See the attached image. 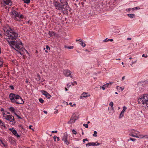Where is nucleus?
<instances>
[{
    "label": "nucleus",
    "instance_id": "c03bdc74",
    "mask_svg": "<svg viewBox=\"0 0 148 148\" xmlns=\"http://www.w3.org/2000/svg\"><path fill=\"white\" fill-rule=\"evenodd\" d=\"M46 49L47 50L49 49V50H50V48L48 45L46 46Z\"/></svg>",
    "mask_w": 148,
    "mask_h": 148
},
{
    "label": "nucleus",
    "instance_id": "b1692460",
    "mask_svg": "<svg viewBox=\"0 0 148 148\" xmlns=\"http://www.w3.org/2000/svg\"><path fill=\"white\" fill-rule=\"evenodd\" d=\"M41 92L42 93V94L44 95H45V94H47V93H48L46 91H45L44 90H41Z\"/></svg>",
    "mask_w": 148,
    "mask_h": 148
},
{
    "label": "nucleus",
    "instance_id": "39448f33",
    "mask_svg": "<svg viewBox=\"0 0 148 148\" xmlns=\"http://www.w3.org/2000/svg\"><path fill=\"white\" fill-rule=\"evenodd\" d=\"M11 16L12 18H14V19L16 21L20 20L18 17L19 16V14L18 12L15 10H13L11 12Z\"/></svg>",
    "mask_w": 148,
    "mask_h": 148
},
{
    "label": "nucleus",
    "instance_id": "e2e57ef3",
    "mask_svg": "<svg viewBox=\"0 0 148 148\" xmlns=\"http://www.w3.org/2000/svg\"><path fill=\"white\" fill-rule=\"evenodd\" d=\"M131 38H127V40H131Z\"/></svg>",
    "mask_w": 148,
    "mask_h": 148
},
{
    "label": "nucleus",
    "instance_id": "c85d7f7f",
    "mask_svg": "<svg viewBox=\"0 0 148 148\" xmlns=\"http://www.w3.org/2000/svg\"><path fill=\"white\" fill-rule=\"evenodd\" d=\"M81 42V43L80 44L82 45V46L83 47H85L86 46V44H85V43L83 41H82Z\"/></svg>",
    "mask_w": 148,
    "mask_h": 148
},
{
    "label": "nucleus",
    "instance_id": "1a4fd4ad",
    "mask_svg": "<svg viewBox=\"0 0 148 148\" xmlns=\"http://www.w3.org/2000/svg\"><path fill=\"white\" fill-rule=\"evenodd\" d=\"M9 130L12 132L14 135L17 137H20V136L18 134L16 131L13 128H9Z\"/></svg>",
    "mask_w": 148,
    "mask_h": 148
},
{
    "label": "nucleus",
    "instance_id": "aec40b11",
    "mask_svg": "<svg viewBox=\"0 0 148 148\" xmlns=\"http://www.w3.org/2000/svg\"><path fill=\"white\" fill-rule=\"evenodd\" d=\"M10 1V0H6L4 1V3L7 5H9Z\"/></svg>",
    "mask_w": 148,
    "mask_h": 148
},
{
    "label": "nucleus",
    "instance_id": "dca6fc26",
    "mask_svg": "<svg viewBox=\"0 0 148 148\" xmlns=\"http://www.w3.org/2000/svg\"><path fill=\"white\" fill-rule=\"evenodd\" d=\"M45 95L48 99H50L51 97V95L48 93H47L46 94H45Z\"/></svg>",
    "mask_w": 148,
    "mask_h": 148
},
{
    "label": "nucleus",
    "instance_id": "4be33fe9",
    "mask_svg": "<svg viewBox=\"0 0 148 148\" xmlns=\"http://www.w3.org/2000/svg\"><path fill=\"white\" fill-rule=\"evenodd\" d=\"M124 113V112H123L122 111H121L120 114L119 116V118L121 119V118H122L123 116V114Z\"/></svg>",
    "mask_w": 148,
    "mask_h": 148
},
{
    "label": "nucleus",
    "instance_id": "6e6d98bb",
    "mask_svg": "<svg viewBox=\"0 0 148 148\" xmlns=\"http://www.w3.org/2000/svg\"><path fill=\"white\" fill-rule=\"evenodd\" d=\"M147 55H146V56H145V54H143V55H142V57H145V58H147Z\"/></svg>",
    "mask_w": 148,
    "mask_h": 148
},
{
    "label": "nucleus",
    "instance_id": "412c9836",
    "mask_svg": "<svg viewBox=\"0 0 148 148\" xmlns=\"http://www.w3.org/2000/svg\"><path fill=\"white\" fill-rule=\"evenodd\" d=\"M60 3H62V4H63L65 3L66 4H68L67 2L64 0H62V1H60Z\"/></svg>",
    "mask_w": 148,
    "mask_h": 148
},
{
    "label": "nucleus",
    "instance_id": "9b49d317",
    "mask_svg": "<svg viewBox=\"0 0 148 148\" xmlns=\"http://www.w3.org/2000/svg\"><path fill=\"white\" fill-rule=\"evenodd\" d=\"M89 96H90V95H88V93L84 92L82 94L81 96H80V98L82 99L83 97H86Z\"/></svg>",
    "mask_w": 148,
    "mask_h": 148
},
{
    "label": "nucleus",
    "instance_id": "2f4dec72",
    "mask_svg": "<svg viewBox=\"0 0 148 148\" xmlns=\"http://www.w3.org/2000/svg\"><path fill=\"white\" fill-rule=\"evenodd\" d=\"M97 132H96V131H95L94 132V134H93V136H95V137L97 136Z\"/></svg>",
    "mask_w": 148,
    "mask_h": 148
},
{
    "label": "nucleus",
    "instance_id": "5701e85b",
    "mask_svg": "<svg viewBox=\"0 0 148 148\" xmlns=\"http://www.w3.org/2000/svg\"><path fill=\"white\" fill-rule=\"evenodd\" d=\"M104 86L106 88H110V86H109V84H104Z\"/></svg>",
    "mask_w": 148,
    "mask_h": 148
},
{
    "label": "nucleus",
    "instance_id": "f257e3e1",
    "mask_svg": "<svg viewBox=\"0 0 148 148\" xmlns=\"http://www.w3.org/2000/svg\"><path fill=\"white\" fill-rule=\"evenodd\" d=\"M14 29L9 27L6 30L7 35L8 37L6 39L13 49L18 51L23 47V46L22 42L18 40V34L14 32Z\"/></svg>",
    "mask_w": 148,
    "mask_h": 148
},
{
    "label": "nucleus",
    "instance_id": "338daca9",
    "mask_svg": "<svg viewBox=\"0 0 148 148\" xmlns=\"http://www.w3.org/2000/svg\"><path fill=\"white\" fill-rule=\"evenodd\" d=\"M110 41H111V42H112V41H113V39H110Z\"/></svg>",
    "mask_w": 148,
    "mask_h": 148
},
{
    "label": "nucleus",
    "instance_id": "cd10ccee",
    "mask_svg": "<svg viewBox=\"0 0 148 148\" xmlns=\"http://www.w3.org/2000/svg\"><path fill=\"white\" fill-rule=\"evenodd\" d=\"M24 2L26 3H29L30 2V0H23Z\"/></svg>",
    "mask_w": 148,
    "mask_h": 148
},
{
    "label": "nucleus",
    "instance_id": "49530a36",
    "mask_svg": "<svg viewBox=\"0 0 148 148\" xmlns=\"http://www.w3.org/2000/svg\"><path fill=\"white\" fill-rule=\"evenodd\" d=\"M130 140H131L132 141H135L136 140V139H135V138H130Z\"/></svg>",
    "mask_w": 148,
    "mask_h": 148
},
{
    "label": "nucleus",
    "instance_id": "6ab92c4d",
    "mask_svg": "<svg viewBox=\"0 0 148 148\" xmlns=\"http://www.w3.org/2000/svg\"><path fill=\"white\" fill-rule=\"evenodd\" d=\"M116 89L118 90H121V91H122L124 89V88H122L121 87L117 86L116 87Z\"/></svg>",
    "mask_w": 148,
    "mask_h": 148
},
{
    "label": "nucleus",
    "instance_id": "a878e982",
    "mask_svg": "<svg viewBox=\"0 0 148 148\" xmlns=\"http://www.w3.org/2000/svg\"><path fill=\"white\" fill-rule=\"evenodd\" d=\"M19 19H23L24 18V16L23 14H19V16L18 17Z\"/></svg>",
    "mask_w": 148,
    "mask_h": 148
},
{
    "label": "nucleus",
    "instance_id": "79ce46f5",
    "mask_svg": "<svg viewBox=\"0 0 148 148\" xmlns=\"http://www.w3.org/2000/svg\"><path fill=\"white\" fill-rule=\"evenodd\" d=\"M3 62L1 60H0V67H1L3 65Z\"/></svg>",
    "mask_w": 148,
    "mask_h": 148
},
{
    "label": "nucleus",
    "instance_id": "c9c22d12",
    "mask_svg": "<svg viewBox=\"0 0 148 148\" xmlns=\"http://www.w3.org/2000/svg\"><path fill=\"white\" fill-rule=\"evenodd\" d=\"M127 109V108L125 106H124L123 107V110L122 111L123 112H124L125 111V110Z\"/></svg>",
    "mask_w": 148,
    "mask_h": 148
},
{
    "label": "nucleus",
    "instance_id": "a19ab883",
    "mask_svg": "<svg viewBox=\"0 0 148 148\" xmlns=\"http://www.w3.org/2000/svg\"><path fill=\"white\" fill-rule=\"evenodd\" d=\"M109 105L110 106L112 107H113V103L111 101L110 102Z\"/></svg>",
    "mask_w": 148,
    "mask_h": 148
},
{
    "label": "nucleus",
    "instance_id": "a18cd8bd",
    "mask_svg": "<svg viewBox=\"0 0 148 148\" xmlns=\"http://www.w3.org/2000/svg\"><path fill=\"white\" fill-rule=\"evenodd\" d=\"M83 142L84 143H85V141H88V139L87 138H86V139H83Z\"/></svg>",
    "mask_w": 148,
    "mask_h": 148
},
{
    "label": "nucleus",
    "instance_id": "473e14b6",
    "mask_svg": "<svg viewBox=\"0 0 148 148\" xmlns=\"http://www.w3.org/2000/svg\"><path fill=\"white\" fill-rule=\"evenodd\" d=\"M100 89H102L103 90H105L106 89L104 85L102 86H101L100 87Z\"/></svg>",
    "mask_w": 148,
    "mask_h": 148
},
{
    "label": "nucleus",
    "instance_id": "09e8293b",
    "mask_svg": "<svg viewBox=\"0 0 148 148\" xmlns=\"http://www.w3.org/2000/svg\"><path fill=\"white\" fill-rule=\"evenodd\" d=\"M32 127V125H30V126H29V128L30 129H31V130H33V131H34V129H32V128H31V127Z\"/></svg>",
    "mask_w": 148,
    "mask_h": 148
},
{
    "label": "nucleus",
    "instance_id": "ddd939ff",
    "mask_svg": "<svg viewBox=\"0 0 148 148\" xmlns=\"http://www.w3.org/2000/svg\"><path fill=\"white\" fill-rule=\"evenodd\" d=\"M48 34L51 37L54 36L55 35V33L53 32L49 31Z\"/></svg>",
    "mask_w": 148,
    "mask_h": 148
},
{
    "label": "nucleus",
    "instance_id": "20e7f679",
    "mask_svg": "<svg viewBox=\"0 0 148 148\" xmlns=\"http://www.w3.org/2000/svg\"><path fill=\"white\" fill-rule=\"evenodd\" d=\"M139 104H143L145 107H148V94L140 96L138 100Z\"/></svg>",
    "mask_w": 148,
    "mask_h": 148
},
{
    "label": "nucleus",
    "instance_id": "6e6552de",
    "mask_svg": "<svg viewBox=\"0 0 148 148\" xmlns=\"http://www.w3.org/2000/svg\"><path fill=\"white\" fill-rule=\"evenodd\" d=\"M71 72L69 70H65L63 71V73L67 77L69 76L70 77H71L72 76L71 75Z\"/></svg>",
    "mask_w": 148,
    "mask_h": 148
},
{
    "label": "nucleus",
    "instance_id": "774afa93",
    "mask_svg": "<svg viewBox=\"0 0 148 148\" xmlns=\"http://www.w3.org/2000/svg\"><path fill=\"white\" fill-rule=\"evenodd\" d=\"M125 76L123 77H122V80H123L125 79Z\"/></svg>",
    "mask_w": 148,
    "mask_h": 148
},
{
    "label": "nucleus",
    "instance_id": "69168bd1",
    "mask_svg": "<svg viewBox=\"0 0 148 148\" xmlns=\"http://www.w3.org/2000/svg\"><path fill=\"white\" fill-rule=\"evenodd\" d=\"M19 127H21V128L22 129H23V127H22L21 126V125H19Z\"/></svg>",
    "mask_w": 148,
    "mask_h": 148
},
{
    "label": "nucleus",
    "instance_id": "72a5a7b5",
    "mask_svg": "<svg viewBox=\"0 0 148 148\" xmlns=\"http://www.w3.org/2000/svg\"><path fill=\"white\" fill-rule=\"evenodd\" d=\"M36 79L38 80H40V75H37V78H36Z\"/></svg>",
    "mask_w": 148,
    "mask_h": 148
},
{
    "label": "nucleus",
    "instance_id": "0e129e2a",
    "mask_svg": "<svg viewBox=\"0 0 148 148\" xmlns=\"http://www.w3.org/2000/svg\"><path fill=\"white\" fill-rule=\"evenodd\" d=\"M69 104L71 105V106H72V107L73 106V105H72V103H71V102L70 103H69Z\"/></svg>",
    "mask_w": 148,
    "mask_h": 148
},
{
    "label": "nucleus",
    "instance_id": "5fc2aeb1",
    "mask_svg": "<svg viewBox=\"0 0 148 148\" xmlns=\"http://www.w3.org/2000/svg\"><path fill=\"white\" fill-rule=\"evenodd\" d=\"M108 39L107 38L105 39L103 41L104 42H106L108 41Z\"/></svg>",
    "mask_w": 148,
    "mask_h": 148
},
{
    "label": "nucleus",
    "instance_id": "f8f14e48",
    "mask_svg": "<svg viewBox=\"0 0 148 148\" xmlns=\"http://www.w3.org/2000/svg\"><path fill=\"white\" fill-rule=\"evenodd\" d=\"M68 137V134H67V132H65L64 133V136L62 137V140L64 141V140H66V139H67Z\"/></svg>",
    "mask_w": 148,
    "mask_h": 148
},
{
    "label": "nucleus",
    "instance_id": "58836bf2",
    "mask_svg": "<svg viewBox=\"0 0 148 148\" xmlns=\"http://www.w3.org/2000/svg\"><path fill=\"white\" fill-rule=\"evenodd\" d=\"M72 132H73V133L75 134H76L77 133V132L74 129H73L72 130Z\"/></svg>",
    "mask_w": 148,
    "mask_h": 148
},
{
    "label": "nucleus",
    "instance_id": "864d4df0",
    "mask_svg": "<svg viewBox=\"0 0 148 148\" xmlns=\"http://www.w3.org/2000/svg\"><path fill=\"white\" fill-rule=\"evenodd\" d=\"M57 136H54L53 137V138L55 141H56V138Z\"/></svg>",
    "mask_w": 148,
    "mask_h": 148
},
{
    "label": "nucleus",
    "instance_id": "13d9d810",
    "mask_svg": "<svg viewBox=\"0 0 148 148\" xmlns=\"http://www.w3.org/2000/svg\"><path fill=\"white\" fill-rule=\"evenodd\" d=\"M43 112H44V113H45V114H47V111L44 110L43 111Z\"/></svg>",
    "mask_w": 148,
    "mask_h": 148
},
{
    "label": "nucleus",
    "instance_id": "7c9ffc66",
    "mask_svg": "<svg viewBox=\"0 0 148 148\" xmlns=\"http://www.w3.org/2000/svg\"><path fill=\"white\" fill-rule=\"evenodd\" d=\"M64 143L67 145H68L70 143L67 140V139L66 140H64Z\"/></svg>",
    "mask_w": 148,
    "mask_h": 148
},
{
    "label": "nucleus",
    "instance_id": "3c124183",
    "mask_svg": "<svg viewBox=\"0 0 148 148\" xmlns=\"http://www.w3.org/2000/svg\"><path fill=\"white\" fill-rule=\"evenodd\" d=\"M51 132L53 133H57V131H52Z\"/></svg>",
    "mask_w": 148,
    "mask_h": 148
},
{
    "label": "nucleus",
    "instance_id": "4468645a",
    "mask_svg": "<svg viewBox=\"0 0 148 148\" xmlns=\"http://www.w3.org/2000/svg\"><path fill=\"white\" fill-rule=\"evenodd\" d=\"M9 110L12 112H14H14H14L15 109L14 107H10L9 108Z\"/></svg>",
    "mask_w": 148,
    "mask_h": 148
},
{
    "label": "nucleus",
    "instance_id": "603ef678",
    "mask_svg": "<svg viewBox=\"0 0 148 148\" xmlns=\"http://www.w3.org/2000/svg\"><path fill=\"white\" fill-rule=\"evenodd\" d=\"M135 9H136V10H138L140 9V8L139 7H137L135 8H134Z\"/></svg>",
    "mask_w": 148,
    "mask_h": 148
},
{
    "label": "nucleus",
    "instance_id": "7ed1b4c3",
    "mask_svg": "<svg viewBox=\"0 0 148 148\" xmlns=\"http://www.w3.org/2000/svg\"><path fill=\"white\" fill-rule=\"evenodd\" d=\"M10 99L12 103H16L17 104H22L24 101L22 98L18 95L13 93H10L9 95Z\"/></svg>",
    "mask_w": 148,
    "mask_h": 148
},
{
    "label": "nucleus",
    "instance_id": "bf43d9fd",
    "mask_svg": "<svg viewBox=\"0 0 148 148\" xmlns=\"http://www.w3.org/2000/svg\"><path fill=\"white\" fill-rule=\"evenodd\" d=\"M56 138H57V141H59L60 140V138L59 137H57Z\"/></svg>",
    "mask_w": 148,
    "mask_h": 148
},
{
    "label": "nucleus",
    "instance_id": "393cba45",
    "mask_svg": "<svg viewBox=\"0 0 148 148\" xmlns=\"http://www.w3.org/2000/svg\"><path fill=\"white\" fill-rule=\"evenodd\" d=\"M131 136H133V137H137V138H139V137H141L140 136H138L137 134H136V135H134L133 134H131L130 135Z\"/></svg>",
    "mask_w": 148,
    "mask_h": 148
},
{
    "label": "nucleus",
    "instance_id": "a211bd4d",
    "mask_svg": "<svg viewBox=\"0 0 148 148\" xmlns=\"http://www.w3.org/2000/svg\"><path fill=\"white\" fill-rule=\"evenodd\" d=\"M64 47L68 49H73L74 47L73 46H65Z\"/></svg>",
    "mask_w": 148,
    "mask_h": 148
},
{
    "label": "nucleus",
    "instance_id": "f3484780",
    "mask_svg": "<svg viewBox=\"0 0 148 148\" xmlns=\"http://www.w3.org/2000/svg\"><path fill=\"white\" fill-rule=\"evenodd\" d=\"M0 125H1L2 126H3L5 128V125L4 123L0 119Z\"/></svg>",
    "mask_w": 148,
    "mask_h": 148
},
{
    "label": "nucleus",
    "instance_id": "4d7b16f0",
    "mask_svg": "<svg viewBox=\"0 0 148 148\" xmlns=\"http://www.w3.org/2000/svg\"><path fill=\"white\" fill-rule=\"evenodd\" d=\"M58 113V111L57 110H56L54 112V113L55 114H56V113Z\"/></svg>",
    "mask_w": 148,
    "mask_h": 148
},
{
    "label": "nucleus",
    "instance_id": "e433bc0d",
    "mask_svg": "<svg viewBox=\"0 0 148 148\" xmlns=\"http://www.w3.org/2000/svg\"><path fill=\"white\" fill-rule=\"evenodd\" d=\"M83 126H85L86 128H87L88 127V125L87 124H84Z\"/></svg>",
    "mask_w": 148,
    "mask_h": 148
},
{
    "label": "nucleus",
    "instance_id": "de8ad7c7",
    "mask_svg": "<svg viewBox=\"0 0 148 148\" xmlns=\"http://www.w3.org/2000/svg\"><path fill=\"white\" fill-rule=\"evenodd\" d=\"M79 41V42H82V41H83L82 40V39H79V40H76V41Z\"/></svg>",
    "mask_w": 148,
    "mask_h": 148
},
{
    "label": "nucleus",
    "instance_id": "bb28decb",
    "mask_svg": "<svg viewBox=\"0 0 148 148\" xmlns=\"http://www.w3.org/2000/svg\"><path fill=\"white\" fill-rule=\"evenodd\" d=\"M142 136V135L140 136H139L141 137V138H148V135H146L145 136H144L143 137Z\"/></svg>",
    "mask_w": 148,
    "mask_h": 148
},
{
    "label": "nucleus",
    "instance_id": "f03ea898",
    "mask_svg": "<svg viewBox=\"0 0 148 148\" xmlns=\"http://www.w3.org/2000/svg\"><path fill=\"white\" fill-rule=\"evenodd\" d=\"M53 4L56 8V9L61 12L63 14H66L68 13V10L70 11L69 8L68 4L65 3L62 4L60 3V2L54 0Z\"/></svg>",
    "mask_w": 148,
    "mask_h": 148
},
{
    "label": "nucleus",
    "instance_id": "37998d69",
    "mask_svg": "<svg viewBox=\"0 0 148 148\" xmlns=\"http://www.w3.org/2000/svg\"><path fill=\"white\" fill-rule=\"evenodd\" d=\"M9 88H10L12 90H13L14 89V88L13 86L12 85H10L9 86Z\"/></svg>",
    "mask_w": 148,
    "mask_h": 148
},
{
    "label": "nucleus",
    "instance_id": "ea45409f",
    "mask_svg": "<svg viewBox=\"0 0 148 148\" xmlns=\"http://www.w3.org/2000/svg\"><path fill=\"white\" fill-rule=\"evenodd\" d=\"M135 9V8H132V9L130 8H129L128 9V11L130 12V11H131V10H132V11H134V10Z\"/></svg>",
    "mask_w": 148,
    "mask_h": 148
},
{
    "label": "nucleus",
    "instance_id": "8fccbe9b",
    "mask_svg": "<svg viewBox=\"0 0 148 148\" xmlns=\"http://www.w3.org/2000/svg\"><path fill=\"white\" fill-rule=\"evenodd\" d=\"M112 82H109L107 84H109V86H110L112 85Z\"/></svg>",
    "mask_w": 148,
    "mask_h": 148
},
{
    "label": "nucleus",
    "instance_id": "0eeeda50",
    "mask_svg": "<svg viewBox=\"0 0 148 148\" xmlns=\"http://www.w3.org/2000/svg\"><path fill=\"white\" fill-rule=\"evenodd\" d=\"M76 118V115L73 114L71 116L70 120L67 123L69 124L74 123L77 119Z\"/></svg>",
    "mask_w": 148,
    "mask_h": 148
},
{
    "label": "nucleus",
    "instance_id": "c756f323",
    "mask_svg": "<svg viewBox=\"0 0 148 148\" xmlns=\"http://www.w3.org/2000/svg\"><path fill=\"white\" fill-rule=\"evenodd\" d=\"M39 102L41 103H43L44 102V100L41 98L39 99Z\"/></svg>",
    "mask_w": 148,
    "mask_h": 148
},
{
    "label": "nucleus",
    "instance_id": "9d476101",
    "mask_svg": "<svg viewBox=\"0 0 148 148\" xmlns=\"http://www.w3.org/2000/svg\"><path fill=\"white\" fill-rule=\"evenodd\" d=\"M100 144L99 143H88L86 144V146H96L99 145Z\"/></svg>",
    "mask_w": 148,
    "mask_h": 148
},
{
    "label": "nucleus",
    "instance_id": "2eb2a0df",
    "mask_svg": "<svg viewBox=\"0 0 148 148\" xmlns=\"http://www.w3.org/2000/svg\"><path fill=\"white\" fill-rule=\"evenodd\" d=\"M127 16L130 18L135 17V15L134 14H128Z\"/></svg>",
    "mask_w": 148,
    "mask_h": 148
},
{
    "label": "nucleus",
    "instance_id": "423d86ee",
    "mask_svg": "<svg viewBox=\"0 0 148 148\" xmlns=\"http://www.w3.org/2000/svg\"><path fill=\"white\" fill-rule=\"evenodd\" d=\"M3 117H5V119L9 121L10 122H12L11 124L14 125L15 123V120L14 117L12 115H8L5 116L3 115Z\"/></svg>",
    "mask_w": 148,
    "mask_h": 148
},
{
    "label": "nucleus",
    "instance_id": "680f3d73",
    "mask_svg": "<svg viewBox=\"0 0 148 148\" xmlns=\"http://www.w3.org/2000/svg\"><path fill=\"white\" fill-rule=\"evenodd\" d=\"M136 62V61L134 62H132V64H133L135 63Z\"/></svg>",
    "mask_w": 148,
    "mask_h": 148
},
{
    "label": "nucleus",
    "instance_id": "f704fd0d",
    "mask_svg": "<svg viewBox=\"0 0 148 148\" xmlns=\"http://www.w3.org/2000/svg\"><path fill=\"white\" fill-rule=\"evenodd\" d=\"M0 141H1V143L4 146V147H6L7 146V145L5 144H4V143L2 141V140H0Z\"/></svg>",
    "mask_w": 148,
    "mask_h": 148
},
{
    "label": "nucleus",
    "instance_id": "052dcab7",
    "mask_svg": "<svg viewBox=\"0 0 148 148\" xmlns=\"http://www.w3.org/2000/svg\"><path fill=\"white\" fill-rule=\"evenodd\" d=\"M71 86V85H70L69 84H67V86L68 87H70V86Z\"/></svg>",
    "mask_w": 148,
    "mask_h": 148
},
{
    "label": "nucleus",
    "instance_id": "4c0bfd02",
    "mask_svg": "<svg viewBox=\"0 0 148 148\" xmlns=\"http://www.w3.org/2000/svg\"><path fill=\"white\" fill-rule=\"evenodd\" d=\"M14 114L15 115H16V116L19 119H22V118L20 116L17 115L16 113L15 112H14Z\"/></svg>",
    "mask_w": 148,
    "mask_h": 148
}]
</instances>
